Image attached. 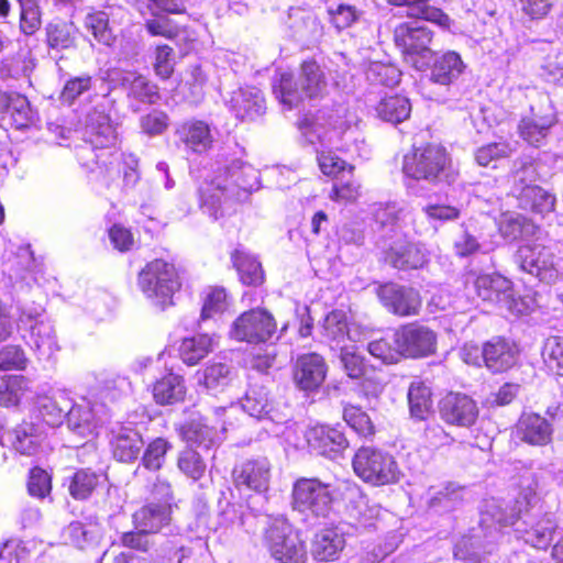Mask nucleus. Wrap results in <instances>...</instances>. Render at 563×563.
<instances>
[{
  "instance_id": "60",
  "label": "nucleus",
  "mask_w": 563,
  "mask_h": 563,
  "mask_svg": "<svg viewBox=\"0 0 563 563\" xmlns=\"http://www.w3.org/2000/svg\"><path fill=\"white\" fill-rule=\"evenodd\" d=\"M323 335L338 344L344 342L347 332V322L345 313L341 310L331 311L324 318L323 324Z\"/></svg>"
},
{
  "instance_id": "6",
  "label": "nucleus",
  "mask_w": 563,
  "mask_h": 563,
  "mask_svg": "<svg viewBox=\"0 0 563 563\" xmlns=\"http://www.w3.org/2000/svg\"><path fill=\"white\" fill-rule=\"evenodd\" d=\"M137 285L145 297L161 309L174 303V294L180 288L175 266L163 260L147 263L139 273Z\"/></svg>"
},
{
  "instance_id": "31",
  "label": "nucleus",
  "mask_w": 563,
  "mask_h": 563,
  "mask_svg": "<svg viewBox=\"0 0 563 563\" xmlns=\"http://www.w3.org/2000/svg\"><path fill=\"white\" fill-rule=\"evenodd\" d=\"M240 407L249 413V416L254 417L256 419L269 418L274 419L271 416L273 410V406L268 398V393L264 387H253L249 389L240 402ZM239 406L231 405L230 407H217L213 412L216 417H223L227 413H233L238 411Z\"/></svg>"
},
{
  "instance_id": "53",
  "label": "nucleus",
  "mask_w": 563,
  "mask_h": 563,
  "mask_svg": "<svg viewBox=\"0 0 563 563\" xmlns=\"http://www.w3.org/2000/svg\"><path fill=\"white\" fill-rule=\"evenodd\" d=\"M177 467L187 478L198 482L206 474L207 463L197 450L186 448L178 454Z\"/></svg>"
},
{
  "instance_id": "4",
  "label": "nucleus",
  "mask_w": 563,
  "mask_h": 563,
  "mask_svg": "<svg viewBox=\"0 0 563 563\" xmlns=\"http://www.w3.org/2000/svg\"><path fill=\"white\" fill-rule=\"evenodd\" d=\"M327 87L325 73L314 59L303 60L297 77L282 73L273 80L275 97L288 109L298 107L305 100L321 98Z\"/></svg>"
},
{
  "instance_id": "47",
  "label": "nucleus",
  "mask_w": 563,
  "mask_h": 563,
  "mask_svg": "<svg viewBox=\"0 0 563 563\" xmlns=\"http://www.w3.org/2000/svg\"><path fill=\"white\" fill-rule=\"evenodd\" d=\"M411 112V104L404 96H389L383 98L376 106L377 115L393 124L407 120Z\"/></svg>"
},
{
  "instance_id": "2",
  "label": "nucleus",
  "mask_w": 563,
  "mask_h": 563,
  "mask_svg": "<svg viewBox=\"0 0 563 563\" xmlns=\"http://www.w3.org/2000/svg\"><path fill=\"white\" fill-rule=\"evenodd\" d=\"M516 504L518 511L508 512L500 500L495 498L486 500L482 509V521L487 523L489 517L499 527L514 526L517 537L527 544L537 549H547L558 527L554 516L536 509L537 492L530 488L520 494Z\"/></svg>"
},
{
  "instance_id": "49",
  "label": "nucleus",
  "mask_w": 563,
  "mask_h": 563,
  "mask_svg": "<svg viewBox=\"0 0 563 563\" xmlns=\"http://www.w3.org/2000/svg\"><path fill=\"white\" fill-rule=\"evenodd\" d=\"M7 119L11 126L16 130H23L35 123L36 112L31 108L29 100L24 96L11 92Z\"/></svg>"
},
{
  "instance_id": "64",
  "label": "nucleus",
  "mask_w": 563,
  "mask_h": 563,
  "mask_svg": "<svg viewBox=\"0 0 563 563\" xmlns=\"http://www.w3.org/2000/svg\"><path fill=\"white\" fill-rule=\"evenodd\" d=\"M317 152L319 167L324 175L338 177L339 175H344L346 170L349 174L353 170V166L339 157L334 152L319 150Z\"/></svg>"
},
{
  "instance_id": "48",
  "label": "nucleus",
  "mask_w": 563,
  "mask_h": 563,
  "mask_svg": "<svg viewBox=\"0 0 563 563\" xmlns=\"http://www.w3.org/2000/svg\"><path fill=\"white\" fill-rule=\"evenodd\" d=\"M211 351L212 338L208 334L185 338L178 349L180 358L189 366L198 364Z\"/></svg>"
},
{
  "instance_id": "54",
  "label": "nucleus",
  "mask_w": 563,
  "mask_h": 563,
  "mask_svg": "<svg viewBox=\"0 0 563 563\" xmlns=\"http://www.w3.org/2000/svg\"><path fill=\"white\" fill-rule=\"evenodd\" d=\"M342 416L346 424L360 437L368 438L375 433L369 416L360 406L344 405Z\"/></svg>"
},
{
  "instance_id": "3",
  "label": "nucleus",
  "mask_w": 563,
  "mask_h": 563,
  "mask_svg": "<svg viewBox=\"0 0 563 563\" xmlns=\"http://www.w3.org/2000/svg\"><path fill=\"white\" fill-rule=\"evenodd\" d=\"M258 172L240 159L217 163L212 175L206 178L200 188L201 208L213 220L222 216L221 197L245 200L250 192L258 189Z\"/></svg>"
},
{
  "instance_id": "8",
  "label": "nucleus",
  "mask_w": 563,
  "mask_h": 563,
  "mask_svg": "<svg viewBox=\"0 0 563 563\" xmlns=\"http://www.w3.org/2000/svg\"><path fill=\"white\" fill-rule=\"evenodd\" d=\"M352 465L360 478L374 486L393 484L400 478V470L394 456L376 448H360Z\"/></svg>"
},
{
  "instance_id": "36",
  "label": "nucleus",
  "mask_w": 563,
  "mask_h": 563,
  "mask_svg": "<svg viewBox=\"0 0 563 563\" xmlns=\"http://www.w3.org/2000/svg\"><path fill=\"white\" fill-rule=\"evenodd\" d=\"M180 141L195 153H203L211 148L213 135L210 125L202 120H189L177 130Z\"/></svg>"
},
{
  "instance_id": "22",
  "label": "nucleus",
  "mask_w": 563,
  "mask_h": 563,
  "mask_svg": "<svg viewBox=\"0 0 563 563\" xmlns=\"http://www.w3.org/2000/svg\"><path fill=\"white\" fill-rule=\"evenodd\" d=\"M380 510V507L364 495L358 487L349 489L345 518L351 527L356 530L374 527Z\"/></svg>"
},
{
  "instance_id": "55",
  "label": "nucleus",
  "mask_w": 563,
  "mask_h": 563,
  "mask_svg": "<svg viewBox=\"0 0 563 563\" xmlns=\"http://www.w3.org/2000/svg\"><path fill=\"white\" fill-rule=\"evenodd\" d=\"M27 388V380L22 375L0 376V405L14 406L19 402L23 391Z\"/></svg>"
},
{
  "instance_id": "33",
  "label": "nucleus",
  "mask_w": 563,
  "mask_h": 563,
  "mask_svg": "<svg viewBox=\"0 0 563 563\" xmlns=\"http://www.w3.org/2000/svg\"><path fill=\"white\" fill-rule=\"evenodd\" d=\"M70 401L71 398L65 390H55L37 397L36 410L47 426L58 427L67 417Z\"/></svg>"
},
{
  "instance_id": "52",
  "label": "nucleus",
  "mask_w": 563,
  "mask_h": 563,
  "mask_svg": "<svg viewBox=\"0 0 563 563\" xmlns=\"http://www.w3.org/2000/svg\"><path fill=\"white\" fill-rule=\"evenodd\" d=\"M109 13L103 10H93L85 18V27L89 31L96 41L110 46L115 36L109 24Z\"/></svg>"
},
{
  "instance_id": "30",
  "label": "nucleus",
  "mask_w": 563,
  "mask_h": 563,
  "mask_svg": "<svg viewBox=\"0 0 563 563\" xmlns=\"http://www.w3.org/2000/svg\"><path fill=\"white\" fill-rule=\"evenodd\" d=\"M517 437L525 443L544 446L552 440L553 427L538 413H523L516 426Z\"/></svg>"
},
{
  "instance_id": "51",
  "label": "nucleus",
  "mask_w": 563,
  "mask_h": 563,
  "mask_svg": "<svg viewBox=\"0 0 563 563\" xmlns=\"http://www.w3.org/2000/svg\"><path fill=\"white\" fill-rule=\"evenodd\" d=\"M407 397L411 417L418 420H424L432 408L430 388L422 382H412L409 386Z\"/></svg>"
},
{
  "instance_id": "34",
  "label": "nucleus",
  "mask_w": 563,
  "mask_h": 563,
  "mask_svg": "<svg viewBox=\"0 0 563 563\" xmlns=\"http://www.w3.org/2000/svg\"><path fill=\"white\" fill-rule=\"evenodd\" d=\"M110 445L114 459L130 463L135 461L144 443L141 434L128 427H120L112 431Z\"/></svg>"
},
{
  "instance_id": "18",
  "label": "nucleus",
  "mask_w": 563,
  "mask_h": 563,
  "mask_svg": "<svg viewBox=\"0 0 563 563\" xmlns=\"http://www.w3.org/2000/svg\"><path fill=\"white\" fill-rule=\"evenodd\" d=\"M305 438L309 449L330 460L339 459L349 448V441L342 430L335 427L318 424L307 429Z\"/></svg>"
},
{
  "instance_id": "19",
  "label": "nucleus",
  "mask_w": 563,
  "mask_h": 563,
  "mask_svg": "<svg viewBox=\"0 0 563 563\" xmlns=\"http://www.w3.org/2000/svg\"><path fill=\"white\" fill-rule=\"evenodd\" d=\"M384 252L386 263L398 269H418L428 262V251L421 243L398 235Z\"/></svg>"
},
{
  "instance_id": "39",
  "label": "nucleus",
  "mask_w": 563,
  "mask_h": 563,
  "mask_svg": "<svg viewBox=\"0 0 563 563\" xmlns=\"http://www.w3.org/2000/svg\"><path fill=\"white\" fill-rule=\"evenodd\" d=\"M199 385L210 394L217 395L231 386L236 378L235 369L227 363L209 364L203 371L197 373Z\"/></svg>"
},
{
  "instance_id": "45",
  "label": "nucleus",
  "mask_w": 563,
  "mask_h": 563,
  "mask_svg": "<svg viewBox=\"0 0 563 563\" xmlns=\"http://www.w3.org/2000/svg\"><path fill=\"white\" fill-rule=\"evenodd\" d=\"M62 538L66 544L86 549L98 543L100 529L97 525L74 521L63 529Z\"/></svg>"
},
{
  "instance_id": "57",
  "label": "nucleus",
  "mask_w": 563,
  "mask_h": 563,
  "mask_svg": "<svg viewBox=\"0 0 563 563\" xmlns=\"http://www.w3.org/2000/svg\"><path fill=\"white\" fill-rule=\"evenodd\" d=\"M367 350L371 355L382 360L386 364L397 363L402 353L396 342V331L390 336L374 340L368 343Z\"/></svg>"
},
{
  "instance_id": "62",
  "label": "nucleus",
  "mask_w": 563,
  "mask_h": 563,
  "mask_svg": "<svg viewBox=\"0 0 563 563\" xmlns=\"http://www.w3.org/2000/svg\"><path fill=\"white\" fill-rule=\"evenodd\" d=\"M542 357L550 372L563 376V339L549 338L545 341Z\"/></svg>"
},
{
  "instance_id": "9",
  "label": "nucleus",
  "mask_w": 563,
  "mask_h": 563,
  "mask_svg": "<svg viewBox=\"0 0 563 563\" xmlns=\"http://www.w3.org/2000/svg\"><path fill=\"white\" fill-rule=\"evenodd\" d=\"M265 543L280 563H306L307 550L298 533L284 517L275 518L266 529Z\"/></svg>"
},
{
  "instance_id": "21",
  "label": "nucleus",
  "mask_w": 563,
  "mask_h": 563,
  "mask_svg": "<svg viewBox=\"0 0 563 563\" xmlns=\"http://www.w3.org/2000/svg\"><path fill=\"white\" fill-rule=\"evenodd\" d=\"M108 79L113 87L126 89L128 97L140 102L152 104L159 99L157 86L135 71L112 69L108 73Z\"/></svg>"
},
{
  "instance_id": "43",
  "label": "nucleus",
  "mask_w": 563,
  "mask_h": 563,
  "mask_svg": "<svg viewBox=\"0 0 563 563\" xmlns=\"http://www.w3.org/2000/svg\"><path fill=\"white\" fill-rule=\"evenodd\" d=\"M232 261L236 268L240 280L247 286H258L264 282V271L257 258L244 250H235Z\"/></svg>"
},
{
  "instance_id": "38",
  "label": "nucleus",
  "mask_w": 563,
  "mask_h": 563,
  "mask_svg": "<svg viewBox=\"0 0 563 563\" xmlns=\"http://www.w3.org/2000/svg\"><path fill=\"white\" fill-rule=\"evenodd\" d=\"M183 439L190 445H196L205 451L219 445L221 434L217 427H210L205 419H192L181 427Z\"/></svg>"
},
{
  "instance_id": "44",
  "label": "nucleus",
  "mask_w": 563,
  "mask_h": 563,
  "mask_svg": "<svg viewBox=\"0 0 563 563\" xmlns=\"http://www.w3.org/2000/svg\"><path fill=\"white\" fill-rule=\"evenodd\" d=\"M66 421L69 430L80 438L92 437L98 427L92 409L88 405H74L73 400Z\"/></svg>"
},
{
  "instance_id": "12",
  "label": "nucleus",
  "mask_w": 563,
  "mask_h": 563,
  "mask_svg": "<svg viewBox=\"0 0 563 563\" xmlns=\"http://www.w3.org/2000/svg\"><path fill=\"white\" fill-rule=\"evenodd\" d=\"M473 288L483 301L498 306L512 314H523L528 306L515 297L512 284L499 274H484L473 282Z\"/></svg>"
},
{
  "instance_id": "17",
  "label": "nucleus",
  "mask_w": 563,
  "mask_h": 563,
  "mask_svg": "<svg viewBox=\"0 0 563 563\" xmlns=\"http://www.w3.org/2000/svg\"><path fill=\"white\" fill-rule=\"evenodd\" d=\"M377 295L383 306L393 314L411 317L420 311V294L411 287L388 283L378 287Z\"/></svg>"
},
{
  "instance_id": "7",
  "label": "nucleus",
  "mask_w": 563,
  "mask_h": 563,
  "mask_svg": "<svg viewBox=\"0 0 563 563\" xmlns=\"http://www.w3.org/2000/svg\"><path fill=\"white\" fill-rule=\"evenodd\" d=\"M417 19L398 24L394 30V42L405 60L416 69H424L431 62L433 32Z\"/></svg>"
},
{
  "instance_id": "42",
  "label": "nucleus",
  "mask_w": 563,
  "mask_h": 563,
  "mask_svg": "<svg viewBox=\"0 0 563 563\" xmlns=\"http://www.w3.org/2000/svg\"><path fill=\"white\" fill-rule=\"evenodd\" d=\"M518 206L537 214L544 217L554 211L556 198L539 186L521 191L517 197Z\"/></svg>"
},
{
  "instance_id": "56",
  "label": "nucleus",
  "mask_w": 563,
  "mask_h": 563,
  "mask_svg": "<svg viewBox=\"0 0 563 563\" xmlns=\"http://www.w3.org/2000/svg\"><path fill=\"white\" fill-rule=\"evenodd\" d=\"M500 234L508 241H516L532 230V224L521 214L505 213L498 222Z\"/></svg>"
},
{
  "instance_id": "28",
  "label": "nucleus",
  "mask_w": 563,
  "mask_h": 563,
  "mask_svg": "<svg viewBox=\"0 0 563 563\" xmlns=\"http://www.w3.org/2000/svg\"><path fill=\"white\" fill-rule=\"evenodd\" d=\"M230 111L241 121H253L265 112V99L256 87H243L233 91L228 101Z\"/></svg>"
},
{
  "instance_id": "59",
  "label": "nucleus",
  "mask_w": 563,
  "mask_h": 563,
  "mask_svg": "<svg viewBox=\"0 0 563 563\" xmlns=\"http://www.w3.org/2000/svg\"><path fill=\"white\" fill-rule=\"evenodd\" d=\"M172 449V444L163 439L156 438L148 443L143 456L142 465L148 471H158L165 463L166 453Z\"/></svg>"
},
{
  "instance_id": "1",
  "label": "nucleus",
  "mask_w": 563,
  "mask_h": 563,
  "mask_svg": "<svg viewBox=\"0 0 563 563\" xmlns=\"http://www.w3.org/2000/svg\"><path fill=\"white\" fill-rule=\"evenodd\" d=\"M114 101L104 98L86 117L82 146L77 153L80 164L92 174L96 180L108 184L118 174V155L110 151L118 143L117 126L109 111Z\"/></svg>"
},
{
  "instance_id": "46",
  "label": "nucleus",
  "mask_w": 563,
  "mask_h": 563,
  "mask_svg": "<svg viewBox=\"0 0 563 563\" xmlns=\"http://www.w3.org/2000/svg\"><path fill=\"white\" fill-rule=\"evenodd\" d=\"M430 0H387L393 5L410 8V16L433 22L444 29L450 26L451 19L442 10L428 4Z\"/></svg>"
},
{
  "instance_id": "23",
  "label": "nucleus",
  "mask_w": 563,
  "mask_h": 563,
  "mask_svg": "<svg viewBox=\"0 0 563 563\" xmlns=\"http://www.w3.org/2000/svg\"><path fill=\"white\" fill-rule=\"evenodd\" d=\"M271 478V463L266 457L250 459L236 465L233 479L239 488L265 492Z\"/></svg>"
},
{
  "instance_id": "10",
  "label": "nucleus",
  "mask_w": 563,
  "mask_h": 563,
  "mask_svg": "<svg viewBox=\"0 0 563 563\" xmlns=\"http://www.w3.org/2000/svg\"><path fill=\"white\" fill-rule=\"evenodd\" d=\"M344 112V110H341ZM330 129L325 130L322 123L309 121L306 119L299 126L302 136L311 144L321 146H331L340 151L350 152L349 140H355L356 130L352 129L349 121L343 119L338 110L335 117L330 115L328 120Z\"/></svg>"
},
{
  "instance_id": "26",
  "label": "nucleus",
  "mask_w": 563,
  "mask_h": 563,
  "mask_svg": "<svg viewBox=\"0 0 563 563\" xmlns=\"http://www.w3.org/2000/svg\"><path fill=\"white\" fill-rule=\"evenodd\" d=\"M24 338L40 361H51L60 350L55 327L49 318H42L24 330Z\"/></svg>"
},
{
  "instance_id": "35",
  "label": "nucleus",
  "mask_w": 563,
  "mask_h": 563,
  "mask_svg": "<svg viewBox=\"0 0 563 563\" xmlns=\"http://www.w3.org/2000/svg\"><path fill=\"white\" fill-rule=\"evenodd\" d=\"M345 547L343 532L336 528L323 529L319 531L312 541L311 555L319 562H331L339 559L340 553Z\"/></svg>"
},
{
  "instance_id": "14",
  "label": "nucleus",
  "mask_w": 563,
  "mask_h": 563,
  "mask_svg": "<svg viewBox=\"0 0 563 563\" xmlns=\"http://www.w3.org/2000/svg\"><path fill=\"white\" fill-rule=\"evenodd\" d=\"M275 332V319L267 310L251 309L233 322L230 335L238 341L260 343L268 341Z\"/></svg>"
},
{
  "instance_id": "37",
  "label": "nucleus",
  "mask_w": 563,
  "mask_h": 563,
  "mask_svg": "<svg viewBox=\"0 0 563 563\" xmlns=\"http://www.w3.org/2000/svg\"><path fill=\"white\" fill-rule=\"evenodd\" d=\"M44 439L42 427L23 421L8 433L11 446L22 455H34Z\"/></svg>"
},
{
  "instance_id": "32",
  "label": "nucleus",
  "mask_w": 563,
  "mask_h": 563,
  "mask_svg": "<svg viewBox=\"0 0 563 563\" xmlns=\"http://www.w3.org/2000/svg\"><path fill=\"white\" fill-rule=\"evenodd\" d=\"M484 364L493 373L511 368L518 357L517 346L503 338H494L483 346Z\"/></svg>"
},
{
  "instance_id": "41",
  "label": "nucleus",
  "mask_w": 563,
  "mask_h": 563,
  "mask_svg": "<svg viewBox=\"0 0 563 563\" xmlns=\"http://www.w3.org/2000/svg\"><path fill=\"white\" fill-rule=\"evenodd\" d=\"M186 387L184 378L173 373L158 379L153 386V397L159 405H172L184 400Z\"/></svg>"
},
{
  "instance_id": "58",
  "label": "nucleus",
  "mask_w": 563,
  "mask_h": 563,
  "mask_svg": "<svg viewBox=\"0 0 563 563\" xmlns=\"http://www.w3.org/2000/svg\"><path fill=\"white\" fill-rule=\"evenodd\" d=\"M98 485V476L89 470H79L70 478L68 490L75 499L88 498Z\"/></svg>"
},
{
  "instance_id": "61",
  "label": "nucleus",
  "mask_w": 563,
  "mask_h": 563,
  "mask_svg": "<svg viewBox=\"0 0 563 563\" xmlns=\"http://www.w3.org/2000/svg\"><path fill=\"white\" fill-rule=\"evenodd\" d=\"M511 195L519 197L521 191L534 187L538 180L537 167L532 162H521L520 166L512 173Z\"/></svg>"
},
{
  "instance_id": "5",
  "label": "nucleus",
  "mask_w": 563,
  "mask_h": 563,
  "mask_svg": "<svg viewBox=\"0 0 563 563\" xmlns=\"http://www.w3.org/2000/svg\"><path fill=\"white\" fill-rule=\"evenodd\" d=\"M402 172L407 177L429 184L453 185L459 178V170L453 166L450 155L439 144L417 147L405 155Z\"/></svg>"
},
{
  "instance_id": "50",
  "label": "nucleus",
  "mask_w": 563,
  "mask_h": 563,
  "mask_svg": "<svg viewBox=\"0 0 563 563\" xmlns=\"http://www.w3.org/2000/svg\"><path fill=\"white\" fill-rule=\"evenodd\" d=\"M170 509L166 505L150 504L134 515L135 522L148 532H157L168 523Z\"/></svg>"
},
{
  "instance_id": "16",
  "label": "nucleus",
  "mask_w": 563,
  "mask_h": 563,
  "mask_svg": "<svg viewBox=\"0 0 563 563\" xmlns=\"http://www.w3.org/2000/svg\"><path fill=\"white\" fill-rule=\"evenodd\" d=\"M396 342L402 356L420 358L435 352L437 334L426 325L409 323L396 331Z\"/></svg>"
},
{
  "instance_id": "63",
  "label": "nucleus",
  "mask_w": 563,
  "mask_h": 563,
  "mask_svg": "<svg viewBox=\"0 0 563 563\" xmlns=\"http://www.w3.org/2000/svg\"><path fill=\"white\" fill-rule=\"evenodd\" d=\"M47 44L55 49L68 48L73 45L71 25L63 22H51L46 26Z\"/></svg>"
},
{
  "instance_id": "29",
  "label": "nucleus",
  "mask_w": 563,
  "mask_h": 563,
  "mask_svg": "<svg viewBox=\"0 0 563 563\" xmlns=\"http://www.w3.org/2000/svg\"><path fill=\"white\" fill-rule=\"evenodd\" d=\"M288 26L300 42L313 44L323 36V26L317 14L309 8H290Z\"/></svg>"
},
{
  "instance_id": "15",
  "label": "nucleus",
  "mask_w": 563,
  "mask_h": 563,
  "mask_svg": "<svg viewBox=\"0 0 563 563\" xmlns=\"http://www.w3.org/2000/svg\"><path fill=\"white\" fill-rule=\"evenodd\" d=\"M516 262L520 268L544 283H552L558 277L554 254L542 244L521 245L516 253Z\"/></svg>"
},
{
  "instance_id": "11",
  "label": "nucleus",
  "mask_w": 563,
  "mask_h": 563,
  "mask_svg": "<svg viewBox=\"0 0 563 563\" xmlns=\"http://www.w3.org/2000/svg\"><path fill=\"white\" fill-rule=\"evenodd\" d=\"M329 485L318 478H299L292 486V509L316 518H325L331 510Z\"/></svg>"
},
{
  "instance_id": "25",
  "label": "nucleus",
  "mask_w": 563,
  "mask_h": 563,
  "mask_svg": "<svg viewBox=\"0 0 563 563\" xmlns=\"http://www.w3.org/2000/svg\"><path fill=\"white\" fill-rule=\"evenodd\" d=\"M373 216L378 228L391 240L398 235H408L407 229L415 221L411 211L400 208L396 203L376 205Z\"/></svg>"
},
{
  "instance_id": "13",
  "label": "nucleus",
  "mask_w": 563,
  "mask_h": 563,
  "mask_svg": "<svg viewBox=\"0 0 563 563\" xmlns=\"http://www.w3.org/2000/svg\"><path fill=\"white\" fill-rule=\"evenodd\" d=\"M556 112L549 96L540 95L530 104L528 113L523 114L519 124V135L532 146L540 147L548 137L551 128L556 123Z\"/></svg>"
},
{
  "instance_id": "20",
  "label": "nucleus",
  "mask_w": 563,
  "mask_h": 563,
  "mask_svg": "<svg viewBox=\"0 0 563 563\" xmlns=\"http://www.w3.org/2000/svg\"><path fill=\"white\" fill-rule=\"evenodd\" d=\"M440 415L449 424L471 428L478 419L479 409L470 396L450 393L440 402Z\"/></svg>"
},
{
  "instance_id": "40",
  "label": "nucleus",
  "mask_w": 563,
  "mask_h": 563,
  "mask_svg": "<svg viewBox=\"0 0 563 563\" xmlns=\"http://www.w3.org/2000/svg\"><path fill=\"white\" fill-rule=\"evenodd\" d=\"M465 65L455 52H446L434 59L431 69V80L440 85H451L463 73Z\"/></svg>"
},
{
  "instance_id": "24",
  "label": "nucleus",
  "mask_w": 563,
  "mask_h": 563,
  "mask_svg": "<svg viewBox=\"0 0 563 563\" xmlns=\"http://www.w3.org/2000/svg\"><path fill=\"white\" fill-rule=\"evenodd\" d=\"M327 364L317 353L299 355L294 367V382L303 391L318 389L325 379Z\"/></svg>"
},
{
  "instance_id": "27",
  "label": "nucleus",
  "mask_w": 563,
  "mask_h": 563,
  "mask_svg": "<svg viewBox=\"0 0 563 563\" xmlns=\"http://www.w3.org/2000/svg\"><path fill=\"white\" fill-rule=\"evenodd\" d=\"M483 526L489 529V536H486L488 540L482 542L481 536L471 534L462 538L454 549V558L465 563H481L487 554H490L496 548V537L498 534L497 528L492 529L494 523L488 517L487 523L481 520Z\"/></svg>"
}]
</instances>
